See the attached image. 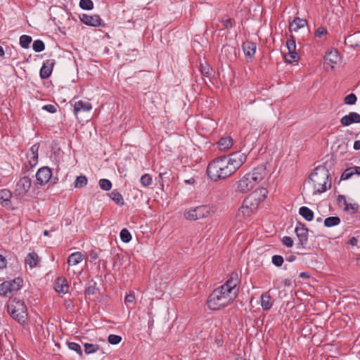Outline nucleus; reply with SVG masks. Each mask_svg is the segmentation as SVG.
<instances>
[{
    "label": "nucleus",
    "mask_w": 360,
    "mask_h": 360,
    "mask_svg": "<svg viewBox=\"0 0 360 360\" xmlns=\"http://www.w3.org/2000/svg\"><path fill=\"white\" fill-rule=\"evenodd\" d=\"M246 159V155L240 152L219 157L209 163L207 174L214 181L224 179L234 174L245 163Z\"/></svg>",
    "instance_id": "f257e3e1"
},
{
    "label": "nucleus",
    "mask_w": 360,
    "mask_h": 360,
    "mask_svg": "<svg viewBox=\"0 0 360 360\" xmlns=\"http://www.w3.org/2000/svg\"><path fill=\"white\" fill-rule=\"evenodd\" d=\"M236 286L237 280L231 277L223 285L215 288L207 302L208 307L212 310H219L228 306L237 296Z\"/></svg>",
    "instance_id": "f03ea898"
},
{
    "label": "nucleus",
    "mask_w": 360,
    "mask_h": 360,
    "mask_svg": "<svg viewBox=\"0 0 360 360\" xmlns=\"http://www.w3.org/2000/svg\"><path fill=\"white\" fill-rule=\"evenodd\" d=\"M330 173L325 166L316 167L310 174L307 184L311 188L312 194H321L331 187Z\"/></svg>",
    "instance_id": "7ed1b4c3"
},
{
    "label": "nucleus",
    "mask_w": 360,
    "mask_h": 360,
    "mask_svg": "<svg viewBox=\"0 0 360 360\" xmlns=\"http://www.w3.org/2000/svg\"><path fill=\"white\" fill-rule=\"evenodd\" d=\"M216 211L217 207L213 205H202L186 210L184 217L188 220L196 221L211 217Z\"/></svg>",
    "instance_id": "20e7f679"
},
{
    "label": "nucleus",
    "mask_w": 360,
    "mask_h": 360,
    "mask_svg": "<svg viewBox=\"0 0 360 360\" xmlns=\"http://www.w3.org/2000/svg\"><path fill=\"white\" fill-rule=\"evenodd\" d=\"M8 312L19 323H24L27 321V311L25 302L20 300L14 298L9 301Z\"/></svg>",
    "instance_id": "39448f33"
},
{
    "label": "nucleus",
    "mask_w": 360,
    "mask_h": 360,
    "mask_svg": "<svg viewBox=\"0 0 360 360\" xmlns=\"http://www.w3.org/2000/svg\"><path fill=\"white\" fill-rule=\"evenodd\" d=\"M259 205L257 204L255 198L252 196H248L243 202V205L238 210L236 214V219L238 221H243L247 217H250L252 214L256 212Z\"/></svg>",
    "instance_id": "423d86ee"
},
{
    "label": "nucleus",
    "mask_w": 360,
    "mask_h": 360,
    "mask_svg": "<svg viewBox=\"0 0 360 360\" xmlns=\"http://www.w3.org/2000/svg\"><path fill=\"white\" fill-rule=\"evenodd\" d=\"M37 181L43 186L49 182L56 184V178H52V171L49 167H42L38 169L36 174Z\"/></svg>",
    "instance_id": "0eeeda50"
},
{
    "label": "nucleus",
    "mask_w": 360,
    "mask_h": 360,
    "mask_svg": "<svg viewBox=\"0 0 360 360\" xmlns=\"http://www.w3.org/2000/svg\"><path fill=\"white\" fill-rule=\"evenodd\" d=\"M286 46L288 50V52L285 54V61L288 63H292L293 62H297L300 59V56L298 53L296 52V44L295 40L294 37L291 36V39L288 40L286 42Z\"/></svg>",
    "instance_id": "6e6552de"
},
{
    "label": "nucleus",
    "mask_w": 360,
    "mask_h": 360,
    "mask_svg": "<svg viewBox=\"0 0 360 360\" xmlns=\"http://www.w3.org/2000/svg\"><path fill=\"white\" fill-rule=\"evenodd\" d=\"M32 185V180L28 176H22L17 182L15 193L19 196H24L30 190Z\"/></svg>",
    "instance_id": "1a4fd4ad"
},
{
    "label": "nucleus",
    "mask_w": 360,
    "mask_h": 360,
    "mask_svg": "<svg viewBox=\"0 0 360 360\" xmlns=\"http://www.w3.org/2000/svg\"><path fill=\"white\" fill-rule=\"evenodd\" d=\"M295 232L299 240L298 245L304 248L308 242V229L304 224L299 223L295 229Z\"/></svg>",
    "instance_id": "9d476101"
},
{
    "label": "nucleus",
    "mask_w": 360,
    "mask_h": 360,
    "mask_svg": "<svg viewBox=\"0 0 360 360\" xmlns=\"http://www.w3.org/2000/svg\"><path fill=\"white\" fill-rule=\"evenodd\" d=\"M255 184L249 174L244 175L238 182V191L241 193H247L255 186Z\"/></svg>",
    "instance_id": "9b49d317"
},
{
    "label": "nucleus",
    "mask_w": 360,
    "mask_h": 360,
    "mask_svg": "<svg viewBox=\"0 0 360 360\" xmlns=\"http://www.w3.org/2000/svg\"><path fill=\"white\" fill-rule=\"evenodd\" d=\"M266 167L263 165H259L258 167L253 169L251 173H248L251 179L253 180L255 184L257 185L259 183L266 175Z\"/></svg>",
    "instance_id": "f8f14e48"
},
{
    "label": "nucleus",
    "mask_w": 360,
    "mask_h": 360,
    "mask_svg": "<svg viewBox=\"0 0 360 360\" xmlns=\"http://www.w3.org/2000/svg\"><path fill=\"white\" fill-rule=\"evenodd\" d=\"M55 63L54 59H48L44 62L39 72L41 79H46L51 76Z\"/></svg>",
    "instance_id": "ddd939ff"
},
{
    "label": "nucleus",
    "mask_w": 360,
    "mask_h": 360,
    "mask_svg": "<svg viewBox=\"0 0 360 360\" xmlns=\"http://www.w3.org/2000/svg\"><path fill=\"white\" fill-rule=\"evenodd\" d=\"M79 18L80 20L86 25L98 27L102 24V19L98 15H89L83 14Z\"/></svg>",
    "instance_id": "4468645a"
},
{
    "label": "nucleus",
    "mask_w": 360,
    "mask_h": 360,
    "mask_svg": "<svg viewBox=\"0 0 360 360\" xmlns=\"http://www.w3.org/2000/svg\"><path fill=\"white\" fill-rule=\"evenodd\" d=\"M340 123L344 127H348L353 123H360V115L356 112H350L340 119Z\"/></svg>",
    "instance_id": "2eb2a0df"
},
{
    "label": "nucleus",
    "mask_w": 360,
    "mask_h": 360,
    "mask_svg": "<svg viewBox=\"0 0 360 360\" xmlns=\"http://www.w3.org/2000/svg\"><path fill=\"white\" fill-rule=\"evenodd\" d=\"M92 109V105L89 101H78L74 105V113L76 117L82 112H89Z\"/></svg>",
    "instance_id": "dca6fc26"
},
{
    "label": "nucleus",
    "mask_w": 360,
    "mask_h": 360,
    "mask_svg": "<svg viewBox=\"0 0 360 360\" xmlns=\"http://www.w3.org/2000/svg\"><path fill=\"white\" fill-rule=\"evenodd\" d=\"M340 61V57L336 50L327 52L324 56L325 63L329 65L331 67V69H333L335 65Z\"/></svg>",
    "instance_id": "f3484780"
},
{
    "label": "nucleus",
    "mask_w": 360,
    "mask_h": 360,
    "mask_svg": "<svg viewBox=\"0 0 360 360\" xmlns=\"http://www.w3.org/2000/svg\"><path fill=\"white\" fill-rule=\"evenodd\" d=\"M38 150L39 146L34 144L27 153L29 164L32 167H34L38 162Z\"/></svg>",
    "instance_id": "a211bd4d"
},
{
    "label": "nucleus",
    "mask_w": 360,
    "mask_h": 360,
    "mask_svg": "<svg viewBox=\"0 0 360 360\" xmlns=\"http://www.w3.org/2000/svg\"><path fill=\"white\" fill-rule=\"evenodd\" d=\"M242 47L244 54L246 57H248L251 59L255 56L257 49V45L255 43L246 41L243 43Z\"/></svg>",
    "instance_id": "6ab92c4d"
},
{
    "label": "nucleus",
    "mask_w": 360,
    "mask_h": 360,
    "mask_svg": "<svg viewBox=\"0 0 360 360\" xmlns=\"http://www.w3.org/2000/svg\"><path fill=\"white\" fill-rule=\"evenodd\" d=\"M307 25V21L305 19L300 18H295L294 20L289 24V31L290 32H297L298 30L304 27Z\"/></svg>",
    "instance_id": "aec40b11"
},
{
    "label": "nucleus",
    "mask_w": 360,
    "mask_h": 360,
    "mask_svg": "<svg viewBox=\"0 0 360 360\" xmlns=\"http://www.w3.org/2000/svg\"><path fill=\"white\" fill-rule=\"evenodd\" d=\"M12 193L8 189L0 190V204L4 207H8L11 205Z\"/></svg>",
    "instance_id": "412c9836"
},
{
    "label": "nucleus",
    "mask_w": 360,
    "mask_h": 360,
    "mask_svg": "<svg viewBox=\"0 0 360 360\" xmlns=\"http://www.w3.org/2000/svg\"><path fill=\"white\" fill-rule=\"evenodd\" d=\"M268 194V191L264 188H260L256 189L253 193H250L248 196H252L255 198L257 204H259L261 202L264 201Z\"/></svg>",
    "instance_id": "4be33fe9"
},
{
    "label": "nucleus",
    "mask_w": 360,
    "mask_h": 360,
    "mask_svg": "<svg viewBox=\"0 0 360 360\" xmlns=\"http://www.w3.org/2000/svg\"><path fill=\"white\" fill-rule=\"evenodd\" d=\"M55 290L58 293H66L68 291L69 285L65 278H58L55 282Z\"/></svg>",
    "instance_id": "5701e85b"
},
{
    "label": "nucleus",
    "mask_w": 360,
    "mask_h": 360,
    "mask_svg": "<svg viewBox=\"0 0 360 360\" xmlns=\"http://www.w3.org/2000/svg\"><path fill=\"white\" fill-rule=\"evenodd\" d=\"M273 305L272 297L268 292H265L261 296V306L264 310H269Z\"/></svg>",
    "instance_id": "b1692460"
},
{
    "label": "nucleus",
    "mask_w": 360,
    "mask_h": 360,
    "mask_svg": "<svg viewBox=\"0 0 360 360\" xmlns=\"http://www.w3.org/2000/svg\"><path fill=\"white\" fill-rule=\"evenodd\" d=\"M39 257L35 252L29 253L25 258V264H28L30 268L36 267L39 263Z\"/></svg>",
    "instance_id": "393cba45"
},
{
    "label": "nucleus",
    "mask_w": 360,
    "mask_h": 360,
    "mask_svg": "<svg viewBox=\"0 0 360 360\" xmlns=\"http://www.w3.org/2000/svg\"><path fill=\"white\" fill-rule=\"evenodd\" d=\"M220 150L226 151L233 146V139L231 136L222 137L218 141Z\"/></svg>",
    "instance_id": "a878e982"
},
{
    "label": "nucleus",
    "mask_w": 360,
    "mask_h": 360,
    "mask_svg": "<svg viewBox=\"0 0 360 360\" xmlns=\"http://www.w3.org/2000/svg\"><path fill=\"white\" fill-rule=\"evenodd\" d=\"M108 195H109L110 198L112 201H114L117 205L121 207L124 205V198H123L122 194L120 192H118L117 190H113Z\"/></svg>",
    "instance_id": "bb28decb"
},
{
    "label": "nucleus",
    "mask_w": 360,
    "mask_h": 360,
    "mask_svg": "<svg viewBox=\"0 0 360 360\" xmlns=\"http://www.w3.org/2000/svg\"><path fill=\"white\" fill-rule=\"evenodd\" d=\"M83 260V255L80 252L72 253L68 259L69 265H77Z\"/></svg>",
    "instance_id": "cd10ccee"
},
{
    "label": "nucleus",
    "mask_w": 360,
    "mask_h": 360,
    "mask_svg": "<svg viewBox=\"0 0 360 360\" xmlns=\"http://www.w3.org/2000/svg\"><path fill=\"white\" fill-rule=\"evenodd\" d=\"M299 214L307 221H311L314 219V212L307 207H301L299 209Z\"/></svg>",
    "instance_id": "c85d7f7f"
},
{
    "label": "nucleus",
    "mask_w": 360,
    "mask_h": 360,
    "mask_svg": "<svg viewBox=\"0 0 360 360\" xmlns=\"http://www.w3.org/2000/svg\"><path fill=\"white\" fill-rule=\"evenodd\" d=\"M98 292V288L96 286V283L94 281H91L89 283L88 287L85 290L86 296L94 295Z\"/></svg>",
    "instance_id": "c756f323"
},
{
    "label": "nucleus",
    "mask_w": 360,
    "mask_h": 360,
    "mask_svg": "<svg viewBox=\"0 0 360 360\" xmlns=\"http://www.w3.org/2000/svg\"><path fill=\"white\" fill-rule=\"evenodd\" d=\"M340 223V219L338 217H329L325 219L324 225L326 227H332L338 225Z\"/></svg>",
    "instance_id": "7c9ffc66"
},
{
    "label": "nucleus",
    "mask_w": 360,
    "mask_h": 360,
    "mask_svg": "<svg viewBox=\"0 0 360 360\" xmlns=\"http://www.w3.org/2000/svg\"><path fill=\"white\" fill-rule=\"evenodd\" d=\"M11 283L8 281H4L0 284V295L4 296H8L11 292Z\"/></svg>",
    "instance_id": "2f4dec72"
},
{
    "label": "nucleus",
    "mask_w": 360,
    "mask_h": 360,
    "mask_svg": "<svg viewBox=\"0 0 360 360\" xmlns=\"http://www.w3.org/2000/svg\"><path fill=\"white\" fill-rule=\"evenodd\" d=\"M135 295L133 293H129L125 296L124 303L127 307L129 309H132L135 305Z\"/></svg>",
    "instance_id": "473e14b6"
},
{
    "label": "nucleus",
    "mask_w": 360,
    "mask_h": 360,
    "mask_svg": "<svg viewBox=\"0 0 360 360\" xmlns=\"http://www.w3.org/2000/svg\"><path fill=\"white\" fill-rule=\"evenodd\" d=\"M11 283V292L18 291L22 285L23 281L22 278L18 277L13 281H9Z\"/></svg>",
    "instance_id": "72a5a7b5"
},
{
    "label": "nucleus",
    "mask_w": 360,
    "mask_h": 360,
    "mask_svg": "<svg viewBox=\"0 0 360 360\" xmlns=\"http://www.w3.org/2000/svg\"><path fill=\"white\" fill-rule=\"evenodd\" d=\"M87 178L84 175H80L77 177L74 182L75 188H83L87 184Z\"/></svg>",
    "instance_id": "f704fd0d"
},
{
    "label": "nucleus",
    "mask_w": 360,
    "mask_h": 360,
    "mask_svg": "<svg viewBox=\"0 0 360 360\" xmlns=\"http://www.w3.org/2000/svg\"><path fill=\"white\" fill-rule=\"evenodd\" d=\"M84 347V352L86 354L95 353L99 349V346L96 344L85 343Z\"/></svg>",
    "instance_id": "c9c22d12"
},
{
    "label": "nucleus",
    "mask_w": 360,
    "mask_h": 360,
    "mask_svg": "<svg viewBox=\"0 0 360 360\" xmlns=\"http://www.w3.org/2000/svg\"><path fill=\"white\" fill-rule=\"evenodd\" d=\"M100 188L105 191H110L112 188V183L110 180L106 179H101L99 180Z\"/></svg>",
    "instance_id": "e433bc0d"
},
{
    "label": "nucleus",
    "mask_w": 360,
    "mask_h": 360,
    "mask_svg": "<svg viewBox=\"0 0 360 360\" xmlns=\"http://www.w3.org/2000/svg\"><path fill=\"white\" fill-rule=\"evenodd\" d=\"M67 344L70 349L76 352L81 357L82 356V349L81 348V346L78 343L73 342H68Z\"/></svg>",
    "instance_id": "4c0bfd02"
},
{
    "label": "nucleus",
    "mask_w": 360,
    "mask_h": 360,
    "mask_svg": "<svg viewBox=\"0 0 360 360\" xmlns=\"http://www.w3.org/2000/svg\"><path fill=\"white\" fill-rule=\"evenodd\" d=\"M327 34H328V30L324 27H319L314 32L315 37H318L320 39H325Z\"/></svg>",
    "instance_id": "58836bf2"
},
{
    "label": "nucleus",
    "mask_w": 360,
    "mask_h": 360,
    "mask_svg": "<svg viewBox=\"0 0 360 360\" xmlns=\"http://www.w3.org/2000/svg\"><path fill=\"white\" fill-rule=\"evenodd\" d=\"M32 41V37L28 35H22L20 37V44L22 48H28Z\"/></svg>",
    "instance_id": "ea45409f"
},
{
    "label": "nucleus",
    "mask_w": 360,
    "mask_h": 360,
    "mask_svg": "<svg viewBox=\"0 0 360 360\" xmlns=\"http://www.w3.org/2000/svg\"><path fill=\"white\" fill-rule=\"evenodd\" d=\"M120 238L124 243H129L131 240V235L127 229H123L120 231Z\"/></svg>",
    "instance_id": "a19ab883"
},
{
    "label": "nucleus",
    "mask_w": 360,
    "mask_h": 360,
    "mask_svg": "<svg viewBox=\"0 0 360 360\" xmlns=\"http://www.w3.org/2000/svg\"><path fill=\"white\" fill-rule=\"evenodd\" d=\"M32 49L35 52H41L44 50L45 45L41 40H35L32 44Z\"/></svg>",
    "instance_id": "79ce46f5"
},
{
    "label": "nucleus",
    "mask_w": 360,
    "mask_h": 360,
    "mask_svg": "<svg viewBox=\"0 0 360 360\" xmlns=\"http://www.w3.org/2000/svg\"><path fill=\"white\" fill-rule=\"evenodd\" d=\"M357 101L356 96L351 93L344 98V103L346 105H354Z\"/></svg>",
    "instance_id": "37998d69"
},
{
    "label": "nucleus",
    "mask_w": 360,
    "mask_h": 360,
    "mask_svg": "<svg viewBox=\"0 0 360 360\" xmlns=\"http://www.w3.org/2000/svg\"><path fill=\"white\" fill-rule=\"evenodd\" d=\"M79 6L84 10H91L94 8V3L91 0H80Z\"/></svg>",
    "instance_id": "c03bdc74"
},
{
    "label": "nucleus",
    "mask_w": 360,
    "mask_h": 360,
    "mask_svg": "<svg viewBox=\"0 0 360 360\" xmlns=\"http://www.w3.org/2000/svg\"><path fill=\"white\" fill-rule=\"evenodd\" d=\"M108 342L112 345H117L122 340V337L117 335L110 334L108 338Z\"/></svg>",
    "instance_id": "a18cd8bd"
},
{
    "label": "nucleus",
    "mask_w": 360,
    "mask_h": 360,
    "mask_svg": "<svg viewBox=\"0 0 360 360\" xmlns=\"http://www.w3.org/2000/svg\"><path fill=\"white\" fill-rule=\"evenodd\" d=\"M345 210L346 211L351 210L352 213H356L359 211V205L357 203H349L347 202L345 205Z\"/></svg>",
    "instance_id": "49530a36"
},
{
    "label": "nucleus",
    "mask_w": 360,
    "mask_h": 360,
    "mask_svg": "<svg viewBox=\"0 0 360 360\" xmlns=\"http://www.w3.org/2000/svg\"><path fill=\"white\" fill-rule=\"evenodd\" d=\"M141 183L144 186H148L152 183V178L150 175L146 174H143L141 178Z\"/></svg>",
    "instance_id": "de8ad7c7"
},
{
    "label": "nucleus",
    "mask_w": 360,
    "mask_h": 360,
    "mask_svg": "<svg viewBox=\"0 0 360 360\" xmlns=\"http://www.w3.org/2000/svg\"><path fill=\"white\" fill-rule=\"evenodd\" d=\"M211 70L212 69L207 63L200 64V71L203 75L209 77L211 75Z\"/></svg>",
    "instance_id": "09e8293b"
},
{
    "label": "nucleus",
    "mask_w": 360,
    "mask_h": 360,
    "mask_svg": "<svg viewBox=\"0 0 360 360\" xmlns=\"http://www.w3.org/2000/svg\"><path fill=\"white\" fill-rule=\"evenodd\" d=\"M283 262V257L281 255H276L272 257V263L278 267L281 266Z\"/></svg>",
    "instance_id": "8fccbe9b"
},
{
    "label": "nucleus",
    "mask_w": 360,
    "mask_h": 360,
    "mask_svg": "<svg viewBox=\"0 0 360 360\" xmlns=\"http://www.w3.org/2000/svg\"><path fill=\"white\" fill-rule=\"evenodd\" d=\"M354 175L352 167L346 169L341 175L342 180L349 179Z\"/></svg>",
    "instance_id": "3c124183"
},
{
    "label": "nucleus",
    "mask_w": 360,
    "mask_h": 360,
    "mask_svg": "<svg viewBox=\"0 0 360 360\" xmlns=\"http://www.w3.org/2000/svg\"><path fill=\"white\" fill-rule=\"evenodd\" d=\"M282 243L283 245L288 248H291L293 245V240L289 236H284L282 238Z\"/></svg>",
    "instance_id": "603ef678"
},
{
    "label": "nucleus",
    "mask_w": 360,
    "mask_h": 360,
    "mask_svg": "<svg viewBox=\"0 0 360 360\" xmlns=\"http://www.w3.org/2000/svg\"><path fill=\"white\" fill-rule=\"evenodd\" d=\"M42 109L46 110L51 113H54L56 112V108L55 105L51 104H47L42 107Z\"/></svg>",
    "instance_id": "864d4df0"
},
{
    "label": "nucleus",
    "mask_w": 360,
    "mask_h": 360,
    "mask_svg": "<svg viewBox=\"0 0 360 360\" xmlns=\"http://www.w3.org/2000/svg\"><path fill=\"white\" fill-rule=\"evenodd\" d=\"M6 264L7 262L6 258L0 255V269L5 268L6 266Z\"/></svg>",
    "instance_id": "5fc2aeb1"
},
{
    "label": "nucleus",
    "mask_w": 360,
    "mask_h": 360,
    "mask_svg": "<svg viewBox=\"0 0 360 360\" xmlns=\"http://www.w3.org/2000/svg\"><path fill=\"white\" fill-rule=\"evenodd\" d=\"M233 20L231 18H228L224 20V26L226 28L231 27L233 26Z\"/></svg>",
    "instance_id": "6e6d98bb"
},
{
    "label": "nucleus",
    "mask_w": 360,
    "mask_h": 360,
    "mask_svg": "<svg viewBox=\"0 0 360 360\" xmlns=\"http://www.w3.org/2000/svg\"><path fill=\"white\" fill-rule=\"evenodd\" d=\"M338 201L339 202H342L344 203V205H345L347 203V201L346 200V198L342 195H339L338 197Z\"/></svg>",
    "instance_id": "4d7b16f0"
},
{
    "label": "nucleus",
    "mask_w": 360,
    "mask_h": 360,
    "mask_svg": "<svg viewBox=\"0 0 360 360\" xmlns=\"http://www.w3.org/2000/svg\"><path fill=\"white\" fill-rule=\"evenodd\" d=\"M354 174L360 175V167H352Z\"/></svg>",
    "instance_id": "13d9d810"
},
{
    "label": "nucleus",
    "mask_w": 360,
    "mask_h": 360,
    "mask_svg": "<svg viewBox=\"0 0 360 360\" xmlns=\"http://www.w3.org/2000/svg\"><path fill=\"white\" fill-rule=\"evenodd\" d=\"M90 258H91V261H94V260H96V259H98L97 253L94 251H91L90 252Z\"/></svg>",
    "instance_id": "bf43d9fd"
},
{
    "label": "nucleus",
    "mask_w": 360,
    "mask_h": 360,
    "mask_svg": "<svg viewBox=\"0 0 360 360\" xmlns=\"http://www.w3.org/2000/svg\"><path fill=\"white\" fill-rule=\"evenodd\" d=\"M354 149L357 150H360V140L359 141H356L354 143Z\"/></svg>",
    "instance_id": "052dcab7"
},
{
    "label": "nucleus",
    "mask_w": 360,
    "mask_h": 360,
    "mask_svg": "<svg viewBox=\"0 0 360 360\" xmlns=\"http://www.w3.org/2000/svg\"><path fill=\"white\" fill-rule=\"evenodd\" d=\"M296 259V257L293 255H291L285 258L287 262H294Z\"/></svg>",
    "instance_id": "680f3d73"
},
{
    "label": "nucleus",
    "mask_w": 360,
    "mask_h": 360,
    "mask_svg": "<svg viewBox=\"0 0 360 360\" xmlns=\"http://www.w3.org/2000/svg\"><path fill=\"white\" fill-rule=\"evenodd\" d=\"M283 284H284L285 286H290L291 284H292V281L289 278H285L283 281Z\"/></svg>",
    "instance_id": "e2e57ef3"
},
{
    "label": "nucleus",
    "mask_w": 360,
    "mask_h": 360,
    "mask_svg": "<svg viewBox=\"0 0 360 360\" xmlns=\"http://www.w3.org/2000/svg\"><path fill=\"white\" fill-rule=\"evenodd\" d=\"M357 239L354 237H352L350 240H349V243L352 245H356L357 244Z\"/></svg>",
    "instance_id": "0e129e2a"
},
{
    "label": "nucleus",
    "mask_w": 360,
    "mask_h": 360,
    "mask_svg": "<svg viewBox=\"0 0 360 360\" xmlns=\"http://www.w3.org/2000/svg\"><path fill=\"white\" fill-rule=\"evenodd\" d=\"M300 278H309V275L307 272H302L300 274Z\"/></svg>",
    "instance_id": "69168bd1"
},
{
    "label": "nucleus",
    "mask_w": 360,
    "mask_h": 360,
    "mask_svg": "<svg viewBox=\"0 0 360 360\" xmlns=\"http://www.w3.org/2000/svg\"><path fill=\"white\" fill-rule=\"evenodd\" d=\"M5 54L4 50L1 46H0V57L4 56Z\"/></svg>",
    "instance_id": "338daca9"
},
{
    "label": "nucleus",
    "mask_w": 360,
    "mask_h": 360,
    "mask_svg": "<svg viewBox=\"0 0 360 360\" xmlns=\"http://www.w3.org/2000/svg\"><path fill=\"white\" fill-rule=\"evenodd\" d=\"M356 263L357 265L360 266V257L357 259Z\"/></svg>",
    "instance_id": "774afa93"
}]
</instances>
